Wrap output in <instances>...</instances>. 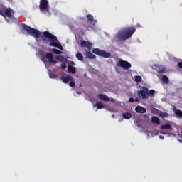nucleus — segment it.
Segmentation results:
<instances>
[{
    "mask_svg": "<svg viewBox=\"0 0 182 182\" xmlns=\"http://www.w3.org/2000/svg\"><path fill=\"white\" fill-rule=\"evenodd\" d=\"M134 32H136V28L127 27L123 28L122 31L117 33L115 36L119 41H127V39H130V38H132Z\"/></svg>",
    "mask_w": 182,
    "mask_h": 182,
    "instance_id": "1",
    "label": "nucleus"
},
{
    "mask_svg": "<svg viewBox=\"0 0 182 182\" xmlns=\"http://www.w3.org/2000/svg\"><path fill=\"white\" fill-rule=\"evenodd\" d=\"M43 35L44 38H46V39L50 41V46H53V48H58L60 50H63V47L61 43H59L58 37L50 33L49 31H44Z\"/></svg>",
    "mask_w": 182,
    "mask_h": 182,
    "instance_id": "2",
    "label": "nucleus"
},
{
    "mask_svg": "<svg viewBox=\"0 0 182 182\" xmlns=\"http://www.w3.org/2000/svg\"><path fill=\"white\" fill-rule=\"evenodd\" d=\"M22 28L27 32V33H28V35L33 36V38L36 39H39L41 38V31H39V30L33 28L25 23L22 24Z\"/></svg>",
    "mask_w": 182,
    "mask_h": 182,
    "instance_id": "3",
    "label": "nucleus"
},
{
    "mask_svg": "<svg viewBox=\"0 0 182 182\" xmlns=\"http://www.w3.org/2000/svg\"><path fill=\"white\" fill-rule=\"evenodd\" d=\"M0 15L4 18H12L15 15V11L11 8L1 6L0 7Z\"/></svg>",
    "mask_w": 182,
    "mask_h": 182,
    "instance_id": "4",
    "label": "nucleus"
},
{
    "mask_svg": "<svg viewBox=\"0 0 182 182\" xmlns=\"http://www.w3.org/2000/svg\"><path fill=\"white\" fill-rule=\"evenodd\" d=\"M92 53L95 55H97L98 56H102V58H110L111 54L107 53L103 50H100L99 48H94L92 49Z\"/></svg>",
    "mask_w": 182,
    "mask_h": 182,
    "instance_id": "5",
    "label": "nucleus"
},
{
    "mask_svg": "<svg viewBox=\"0 0 182 182\" xmlns=\"http://www.w3.org/2000/svg\"><path fill=\"white\" fill-rule=\"evenodd\" d=\"M117 66H118V68H123L124 70H129V69L132 68V64L128 61L119 59L117 63Z\"/></svg>",
    "mask_w": 182,
    "mask_h": 182,
    "instance_id": "6",
    "label": "nucleus"
},
{
    "mask_svg": "<svg viewBox=\"0 0 182 182\" xmlns=\"http://www.w3.org/2000/svg\"><path fill=\"white\" fill-rule=\"evenodd\" d=\"M137 95L141 99H149V88L142 87L141 90L137 91Z\"/></svg>",
    "mask_w": 182,
    "mask_h": 182,
    "instance_id": "7",
    "label": "nucleus"
},
{
    "mask_svg": "<svg viewBox=\"0 0 182 182\" xmlns=\"http://www.w3.org/2000/svg\"><path fill=\"white\" fill-rule=\"evenodd\" d=\"M39 8L41 12H48L49 11V1L48 0H41Z\"/></svg>",
    "mask_w": 182,
    "mask_h": 182,
    "instance_id": "8",
    "label": "nucleus"
},
{
    "mask_svg": "<svg viewBox=\"0 0 182 182\" xmlns=\"http://www.w3.org/2000/svg\"><path fill=\"white\" fill-rule=\"evenodd\" d=\"M81 48H87L88 50H90L92 49V43L82 40L80 43Z\"/></svg>",
    "mask_w": 182,
    "mask_h": 182,
    "instance_id": "9",
    "label": "nucleus"
},
{
    "mask_svg": "<svg viewBox=\"0 0 182 182\" xmlns=\"http://www.w3.org/2000/svg\"><path fill=\"white\" fill-rule=\"evenodd\" d=\"M152 69H154V70H156L158 73H164L166 72V68L159 65H154L152 66Z\"/></svg>",
    "mask_w": 182,
    "mask_h": 182,
    "instance_id": "10",
    "label": "nucleus"
},
{
    "mask_svg": "<svg viewBox=\"0 0 182 182\" xmlns=\"http://www.w3.org/2000/svg\"><path fill=\"white\" fill-rule=\"evenodd\" d=\"M46 59H48L49 63H53V65H56V63H58V61L53 60V54L50 53H47L46 54Z\"/></svg>",
    "mask_w": 182,
    "mask_h": 182,
    "instance_id": "11",
    "label": "nucleus"
},
{
    "mask_svg": "<svg viewBox=\"0 0 182 182\" xmlns=\"http://www.w3.org/2000/svg\"><path fill=\"white\" fill-rule=\"evenodd\" d=\"M135 112H136V113H141L143 114L146 113V112H147V110L146 109V108L138 105L135 107Z\"/></svg>",
    "mask_w": 182,
    "mask_h": 182,
    "instance_id": "12",
    "label": "nucleus"
},
{
    "mask_svg": "<svg viewBox=\"0 0 182 182\" xmlns=\"http://www.w3.org/2000/svg\"><path fill=\"white\" fill-rule=\"evenodd\" d=\"M61 80L63 82V83H69V82H70V80H73V77H72L70 75L62 77Z\"/></svg>",
    "mask_w": 182,
    "mask_h": 182,
    "instance_id": "13",
    "label": "nucleus"
},
{
    "mask_svg": "<svg viewBox=\"0 0 182 182\" xmlns=\"http://www.w3.org/2000/svg\"><path fill=\"white\" fill-rule=\"evenodd\" d=\"M85 56L87 59H96V55L89 50L85 51Z\"/></svg>",
    "mask_w": 182,
    "mask_h": 182,
    "instance_id": "14",
    "label": "nucleus"
},
{
    "mask_svg": "<svg viewBox=\"0 0 182 182\" xmlns=\"http://www.w3.org/2000/svg\"><path fill=\"white\" fill-rule=\"evenodd\" d=\"M98 97L100 100H104V102H109V100H110V98H109L107 95L103 94H99Z\"/></svg>",
    "mask_w": 182,
    "mask_h": 182,
    "instance_id": "15",
    "label": "nucleus"
},
{
    "mask_svg": "<svg viewBox=\"0 0 182 182\" xmlns=\"http://www.w3.org/2000/svg\"><path fill=\"white\" fill-rule=\"evenodd\" d=\"M161 130H171L172 127L170 124H163L160 127Z\"/></svg>",
    "mask_w": 182,
    "mask_h": 182,
    "instance_id": "16",
    "label": "nucleus"
},
{
    "mask_svg": "<svg viewBox=\"0 0 182 182\" xmlns=\"http://www.w3.org/2000/svg\"><path fill=\"white\" fill-rule=\"evenodd\" d=\"M151 122L154 123V124L160 126V118H159V117H152Z\"/></svg>",
    "mask_w": 182,
    "mask_h": 182,
    "instance_id": "17",
    "label": "nucleus"
},
{
    "mask_svg": "<svg viewBox=\"0 0 182 182\" xmlns=\"http://www.w3.org/2000/svg\"><path fill=\"white\" fill-rule=\"evenodd\" d=\"M87 19L90 23H96L97 22L91 14L87 15Z\"/></svg>",
    "mask_w": 182,
    "mask_h": 182,
    "instance_id": "18",
    "label": "nucleus"
},
{
    "mask_svg": "<svg viewBox=\"0 0 182 182\" xmlns=\"http://www.w3.org/2000/svg\"><path fill=\"white\" fill-rule=\"evenodd\" d=\"M68 73H72L73 75H75V73H76V69L72 65L68 66Z\"/></svg>",
    "mask_w": 182,
    "mask_h": 182,
    "instance_id": "19",
    "label": "nucleus"
},
{
    "mask_svg": "<svg viewBox=\"0 0 182 182\" xmlns=\"http://www.w3.org/2000/svg\"><path fill=\"white\" fill-rule=\"evenodd\" d=\"M123 119H125L127 120H129V119H132V113L127 112L122 114Z\"/></svg>",
    "mask_w": 182,
    "mask_h": 182,
    "instance_id": "20",
    "label": "nucleus"
},
{
    "mask_svg": "<svg viewBox=\"0 0 182 182\" xmlns=\"http://www.w3.org/2000/svg\"><path fill=\"white\" fill-rule=\"evenodd\" d=\"M159 117H161L162 119H166V118L168 117V113L163 112L161 111V112L159 114Z\"/></svg>",
    "mask_w": 182,
    "mask_h": 182,
    "instance_id": "21",
    "label": "nucleus"
},
{
    "mask_svg": "<svg viewBox=\"0 0 182 182\" xmlns=\"http://www.w3.org/2000/svg\"><path fill=\"white\" fill-rule=\"evenodd\" d=\"M173 110L175 111V114L178 117H182V111L180 109H176V108H173Z\"/></svg>",
    "mask_w": 182,
    "mask_h": 182,
    "instance_id": "22",
    "label": "nucleus"
},
{
    "mask_svg": "<svg viewBox=\"0 0 182 182\" xmlns=\"http://www.w3.org/2000/svg\"><path fill=\"white\" fill-rule=\"evenodd\" d=\"M77 59H78V60H80V62L83 61V55H82V53H78L75 55Z\"/></svg>",
    "mask_w": 182,
    "mask_h": 182,
    "instance_id": "23",
    "label": "nucleus"
},
{
    "mask_svg": "<svg viewBox=\"0 0 182 182\" xmlns=\"http://www.w3.org/2000/svg\"><path fill=\"white\" fill-rule=\"evenodd\" d=\"M95 106H96L97 109H103V107H105V106L103 105V103L100 102H97Z\"/></svg>",
    "mask_w": 182,
    "mask_h": 182,
    "instance_id": "24",
    "label": "nucleus"
},
{
    "mask_svg": "<svg viewBox=\"0 0 182 182\" xmlns=\"http://www.w3.org/2000/svg\"><path fill=\"white\" fill-rule=\"evenodd\" d=\"M162 81L164 83H166V85H168V77L166 75H163L162 76Z\"/></svg>",
    "mask_w": 182,
    "mask_h": 182,
    "instance_id": "25",
    "label": "nucleus"
},
{
    "mask_svg": "<svg viewBox=\"0 0 182 182\" xmlns=\"http://www.w3.org/2000/svg\"><path fill=\"white\" fill-rule=\"evenodd\" d=\"M134 79L136 83H139V82H141V76L140 75H135Z\"/></svg>",
    "mask_w": 182,
    "mask_h": 182,
    "instance_id": "26",
    "label": "nucleus"
},
{
    "mask_svg": "<svg viewBox=\"0 0 182 182\" xmlns=\"http://www.w3.org/2000/svg\"><path fill=\"white\" fill-rule=\"evenodd\" d=\"M52 52H53L56 55H61V53H62V51H60V50H58L56 48L53 49Z\"/></svg>",
    "mask_w": 182,
    "mask_h": 182,
    "instance_id": "27",
    "label": "nucleus"
},
{
    "mask_svg": "<svg viewBox=\"0 0 182 182\" xmlns=\"http://www.w3.org/2000/svg\"><path fill=\"white\" fill-rule=\"evenodd\" d=\"M154 113L156 114L157 116H160V113H161V111L159 110L158 109H154Z\"/></svg>",
    "mask_w": 182,
    "mask_h": 182,
    "instance_id": "28",
    "label": "nucleus"
},
{
    "mask_svg": "<svg viewBox=\"0 0 182 182\" xmlns=\"http://www.w3.org/2000/svg\"><path fill=\"white\" fill-rule=\"evenodd\" d=\"M156 93V91L154 90H150L148 91V96H153Z\"/></svg>",
    "mask_w": 182,
    "mask_h": 182,
    "instance_id": "29",
    "label": "nucleus"
},
{
    "mask_svg": "<svg viewBox=\"0 0 182 182\" xmlns=\"http://www.w3.org/2000/svg\"><path fill=\"white\" fill-rule=\"evenodd\" d=\"M57 60H60V62H62L63 60V59H65V57L62 56V55H58L56 57Z\"/></svg>",
    "mask_w": 182,
    "mask_h": 182,
    "instance_id": "30",
    "label": "nucleus"
},
{
    "mask_svg": "<svg viewBox=\"0 0 182 182\" xmlns=\"http://www.w3.org/2000/svg\"><path fill=\"white\" fill-rule=\"evenodd\" d=\"M70 87H75V80L73 77L72 80H70Z\"/></svg>",
    "mask_w": 182,
    "mask_h": 182,
    "instance_id": "31",
    "label": "nucleus"
},
{
    "mask_svg": "<svg viewBox=\"0 0 182 182\" xmlns=\"http://www.w3.org/2000/svg\"><path fill=\"white\" fill-rule=\"evenodd\" d=\"M60 68L61 69H66V63H62Z\"/></svg>",
    "mask_w": 182,
    "mask_h": 182,
    "instance_id": "32",
    "label": "nucleus"
},
{
    "mask_svg": "<svg viewBox=\"0 0 182 182\" xmlns=\"http://www.w3.org/2000/svg\"><path fill=\"white\" fill-rule=\"evenodd\" d=\"M129 103H134V98L130 97V98L129 99Z\"/></svg>",
    "mask_w": 182,
    "mask_h": 182,
    "instance_id": "33",
    "label": "nucleus"
},
{
    "mask_svg": "<svg viewBox=\"0 0 182 182\" xmlns=\"http://www.w3.org/2000/svg\"><path fill=\"white\" fill-rule=\"evenodd\" d=\"M178 66L180 68V69H182V61L178 63Z\"/></svg>",
    "mask_w": 182,
    "mask_h": 182,
    "instance_id": "34",
    "label": "nucleus"
},
{
    "mask_svg": "<svg viewBox=\"0 0 182 182\" xmlns=\"http://www.w3.org/2000/svg\"><path fill=\"white\" fill-rule=\"evenodd\" d=\"M159 139H161V140H164V136L160 135Z\"/></svg>",
    "mask_w": 182,
    "mask_h": 182,
    "instance_id": "35",
    "label": "nucleus"
},
{
    "mask_svg": "<svg viewBox=\"0 0 182 182\" xmlns=\"http://www.w3.org/2000/svg\"><path fill=\"white\" fill-rule=\"evenodd\" d=\"M110 102H112V103H114V102H116V100L111 98Z\"/></svg>",
    "mask_w": 182,
    "mask_h": 182,
    "instance_id": "36",
    "label": "nucleus"
},
{
    "mask_svg": "<svg viewBox=\"0 0 182 182\" xmlns=\"http://www.w3.org/2000/svg\"><path fill=\"white\" fill-rule=\"evenodd\" d=\"M144 119H149V114H144Z\"/></svg>",
    "mask_w": 182,
    "mask_h": 182,
    "instance_id": "37",
    "label": "nucleus"
},
{
    "mask_svg": "<svg viewBox=\"0 0 182 182\" xmlns=\"http://www.w3.org/2000/svg\"><path fill=\"white\" fill-rule=\"evenodd\" d=\"M139 100H139V98H135V99H134V102H139Z\"/></svg>",
    "mask_w": 182,
    "mask_h": 182,
    "instance_id": "38",
    "label": "nucleus"
},
{
    "mask_svg": "<svg viewBox=\"0 0 182 182\" xmlns=\"http://www.w3.org/2000/svg\"><path fill=\"white\" fill-rule=\"evenodd\" d=\"M161 134H167V133L164 132H161Z\"/></svg>",
    "mask_w": 182,
    "mask_h": 182,
    "instance_id": "39",
    "label": "nucleus"
},
{
    "mask_svg": "<svg viewBox=\"0 0 182 182\" xmlns=\"http://www.w3.org/2000/svg\"><path fill=\"white\" fill-rule=\"evenodd\" d=\"M50 77L51 78V79H53V76H52V75H50Z\"/></svg>",
    "mask_w": 182,
    "mask_h": 182,
    "instance_id": "40",
    "label": "nucleus"
},
{
    "mask_svg": "<svg viewBox=\"0 0 182 182\" xmlns=\"http://www.w3.org/2000/svg\"><path fill=\"white\" fill-rule=\"evenodd\" d=\"M43 41L44 42H46V39H45L43 37Z\"/></svg>",
    "mask_w": 182,
    "mask_h": 182,
    "instance_id": "41",
    "label": "nucleus"
},
{
    "mask_svg": "<svg viewBox=\"0 0 182 182\" xmlns=\"http://www.w3.org/2000/svg\"><path fill=\"white\" fill-rule=\"evenodd\" d=\"M180 142L182 143V140H180Z\"/></svg>",
    "mask_w": 182,
    "mask_h": 182,
    "instance_id": "42",
    "label": "nucleus"
},
{
    "mask_svg": "<svg viewBox=\"0 0 182 182\" xmlns=\"http://www.w3.org/2000/svg\"><path fill=\"white\" fill-rule=\"evenodd\" d=\"M159 134V132H157V134H156V135Z\"/></svg>",
    "mask_w": 182,
    "mask_h": 182,
    "instance_id": "43",
    "label": "nucleus"
}]
</instances>
